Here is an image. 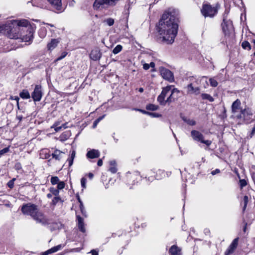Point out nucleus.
Wrapping results in <instances>:
<instances>
[{
    "label": "nucleus",
    "mask_w": 255,
    "mask_h": 255,
    "mask_svg": "<svg viewBox=\"0 0 255 255\" xmlns=\"http://www.w3.org/2000/svg\"><path fill=\"white\" fill-rule=\"evenodd\" d=\"M178 12L169 8L162 15L157 26V31L162 40L167 44L172 43L178 29Z\"/></svg>",
    "instance_id": "nucleus-1"
},
{
    "label": "nucleus",
    "mask_w": 255,
    "mask_h": 255,
    "mask_svg": "<svg viewBox=\"0 0 255 255\" xmlns=\"http://www.w3.org/2000/svg\"><path fill=\"white\" fill-rule=\"evenodd\" d=\"M24 215H29L37 223L42 225H46L49 223V221L44 214L40 211L38 206L34 204L28 203L23 204L21 209Z\"/></svg>",
    "instance_id": "nucleus-2"
},
{
    "label": "nucleus",
    "mask_w": 255,
    "mask_h": 255,
    "mask_svg": "<svg viewBox=\"0 0 255 255\" xmlns=\"http://www.w3.org/2000/svg\"><path fill=\"white\" fill-rule=\"evenodd\" d=\"M29 22L26 19L12 20L5 24L0 25V30H6L8 32V36L10 38L17 39L19 37L20 27H27Z\"/></svg>",
    "instance_id": "nucleus-3"
},
{
    "label": "nucleus",
    "mask_w": 255,
    "mask_h": 255,
    "mask_svg": "<svg viewBox=\"0 0 255 255\" xmlns=\"http://www.w3.org/2000/svg\"><path fill=\"white\" fill-rule=\"evenodd\" d=\"M119 0H95L93 6L95 9H109L115 6Z\"/></svg>",
    "instance_id": "nucleus-4"
},
{
    "label": "nucleus",
    "mask_w": 255,
    "mask_h": 255,
    "mask_svg": "<svg viewBox=\"0 0 255 255\" xmlns=\"http://www.w3.org/2000/svg\"><path fill=\"white\" fill-rule=\"evenodd\" d=\"M253 111L249 108H245L241 111V113L236 115L237 119L241 120L243 122L246 124L250 123L252 120L253 115Z\"/></svg>",
    "instance_id": "nucleus-5"
},
{
    "label": "nucleus",
    "mask_w": 255,
    "mask_h": 255,
    "mask_svg": "<svg viewBox=\"0 0 255 255\" xmlns=\"http://www.w3.org/2000/svg\"><path fill=\"white\" fill-rule=\"evenodd\" d=\"M201 12L205 17H213L218 12V8L209 4H203Z\"/></svg>",
    "instance_id": "nucleus-6"
},
{
    "label": "nucleus",
    "mask_w": 255,
    "mask_h": 255,
    "mask_svg": "<svg viewBox=\"0 0 255 255\" xmlns=\"http://www.w3.org/2000/svg\"><path fill=\"white\" fill-rule=\"evenodd\" d=\"M191 135L194 140L204 143L207 146H210L212 143L211 140H205L203 134L198 130H192L191 132Z\"/></svg>",
    "instance_id": "nucleus-7"
},
{
    "label": "nucleus",
    "mask_w": 255,
    "mask_h": 255,
    "mask_svg": "<svg viewBox=\"0 0 255 255\" xmlns=\"http://www.w3.org/2000/svg\"><path fill=\"white\" fill-rule=\"evenodd\" d=\"M47 1L53 11L61 13L64 10L65 7L62 5V0H47Z\"/></svg>",
    "instance_id": "nucleus-8"
},
{
    "label": "nucleus",
    "mask_w": 255,
    "mask_h": 255,
    "mask_svg": "<svg viewBox=\"0 0 255 255\" xmlns=\"http://www.w3.org/2000/svg\"><path fill=\"white\" fill-rule=\"evenodd\" d=\"M159 72L162 77L165 80L169 82L174 81L173 73L169 69L161 67L159 68Z\"/></svg>",
    "instance_id": "nucleus-9"
},
{
    "label": "nucleus",
    "mask_w": 255,
    "mask_h": 255,
    "mask_svg": "<svg viewBox=\"0 0 255 255\" xmlns=\"http://www.w3.org/2000/svg\"><path fill=\"white\" fill-rule=\"evenodd\" d=\"M173 87L172 85L167 86L162 89L161 94L157 97V101L162 105H165L166 103L165 98L168 93H170L171 88Z\"/></svg>",
    "instance_id": "nucleus-10"
},
{
    "label": "nucleus",
    "mask_w": 255,
    "mask_h": 255,
    "mask_svg": "<svg viewBox=\"0 0 255 255\" xmlns=\"http://www.w3.org/2000/svg\"><path fill=\"white\" fill-rule=\"evenodd\" d=\"M42 96V92L41 91V86L37 85L35 86L33 92L31 94V97L35 102H38L41 100Z\"/></svg>",
    "instance_id": "nucleus-11"
},
{
    "label": "nucleus",
    "mask_w": 255,
    "mask_h": 255,
    "mask_svg": "<svg viewBox=\"0 0 255 255\" xmlns=\"http://www.w3.org/2000/svg\"><path fill=\"white\" fill-rule=\"evenodd\" d=\"M241 102L239 99H237L235 102H233L232 105V111L236 117L237 114L241 113Z\"/></svg>",
    "instance_id": "nucleus-12"
},
{
    "label": "nucleus",
    "mask_w": 255,
    "mask_h": 255,
    "mask_svg": "<svg viewBox=\"0 0 255 255\" xmlns=\"http://www.w3.org/2000/svg\"><path fill=\"white\" fill-rule=\"evenodd\" d=\"M187 89L188 94L198 95L200 93L199 87L196 86L194 83L188 85Z\"/></svg>",
    "instance_id": "nucleus-13"
},
{
    "label": "nucleus",
    "mask_w": 255,
    "mask_h": 255,
    "mask_svg": "<svg viewBox=\"0 0 255 255\" xmlns=\"http://www.w3.org/2000/svg\"><path fill=\"white\" fill-rule=\"evenodd\" d=\"M170 94L169 97L166 100V103H171L172 102L174 101L176 97H175V94H178L179 93V91L177 89L174 88V87L171 88V90L170 91Z\"/></svg>",
    "instance_id": "nucleus-14"
},
{
    "label": "nucleus",
    "mask_w": 255,
    "mask_h": 255,
    "mask_svg": "<svg viewBox=\"0 0 255 255\" xmlns=\"http://www.w3.org/2000/svg\"><path fill=\"white\" fill-rule=\"evenodd\" d=\"M60 40L58 38L57 39H52L51 41L48 42L47 44V48L49 51L53 50L55 48L57 47L58 44L59 43Z\"/></svg>",
    "instance_id": "nucleus-15"
},
{
    "label": "nucleus",
    "mask_w": 255,
    "mask_h": 255,
    "mask_svg": "<svg viewBox=\"0 0 255 255\" xmlns=\"http://www.w3.org/2000/svg\"><path fill=\"white\" fill-rule=\"evenodd\" d=\"M90 57L93 60L97 61L100 59L101 57V53L99 50L97 49H93L91 52Z\"/></svg>",
    "instance_id": "nucleus-16"
},
{
    "label": "nucleus",
    "mask_w": 255,
    "mask_h": 255,
    "mask_svg": "<svg viewBox=\"0 0 255 255\" xmlns=\"http://www.w3.org/2000/svg\"><path fill=\"white\" fill-rule=\"evenodd\" d=\"M222 26L223 30L225 33V34H226V33L232 27L231 21L226 20V19L224 18L223 21L222 23Z\"/></svg>",
    "instance_id": "nucleus-17"
},
{
    "label": "nucleus",
    "mask_w": 255,
    "mask_h": 255,
    "mask_svg": "<svg viewBox=\"0 0 255 255\" xmlns=\"http://www.w3.org/2000/svg\"><path fill=\"white\" fill-rule=\"evenodd\" d=\"M86 156L87 158L91 159L98 158L100 156V152L98 150L91 149L87 152Z\"/></svg>",
    "instance_id": "nucleus-18"
},
{
    "label": "nucleus",
    "mask_w": 255,
    "mask_h": 255,
    "mask_svg": "<svg viewBox=\"0 0 255 255\" xmlns=\"http://www.w3.org/2000/svg\"><path fill=\"white\" fill-rule=\"evenodd\" d=\"M169 252L170 255H181V250L176 245L172 246Z\"/></svg>",
    "instance_id": "nucleus-19"
},
{
    "label": "nucleus",
    "mask_w": 255,
    "mask_h": 255,
    "mask_svg": "<svg viewBox=\"0 0 255 255\" xmlns=\"http://www.w3.org/2000/svg\"><path fill=\"white\" fill-rule=\"evenodd\" d=\"M71 135L70 131L67 130L63 132L59 137L58 139L61 141H65Z\"/></svg>",
    "instance_id": "nucleus-20"
},
{
    "label": "nucleus",
    "mask_w": 255,
    "mask_h": 255,
    "mask_svg": "<svg viewBox=\"0 0 255 255\" xmlns=\"http://www.w3.org/2000/svg\"><path fill=\"white\" fill-rule=\"evenodd\" d=\"M77 218L78 221V228L80 231L83 233L86 232V229L85 228V224L84 223L83 219L79 216H77Z\"/></svg>",
    "instance_id": "nucleus-21"
},
{
    "label": "nucleus",
    "mask_w": 255,
    "mask_h": 255,
    "mask_svg": "<svg viewBox=\"0 0 255 255\" xmlns=\"http://www.w3.org/2000/svg\"><path fill=\"white\" fill-rule=\"evenodd\" d=\"M63 152L59 150L56 149L52 154V157L56 160H60L62 157Z\"/></svg>",
    "instance_id": "nucleus-22"
},
{
    "label": "nucleus",
    "mask_w": 255,
    "mask_h": 255,
    "mask_svg": "<svg viewBox=\"0 0 255 255\" xmlns=\"http://www.w3.org/2000/svg\"><path fill=\"white\" fill-rule=\"evenodd\" d=\"M65 246V245H58V246H56L55 247H54L48 250V253L52 254L55 252H56L61 249L63 248Z\"/></svg>",
    "instance_id": "nucleus-23"
},
{
    "label": "nucleus",
    "mask_w": 255,
    "mask_h": 255,
    "mask_svg": "<svg viewBox=\"0 0 255 255\" xmlns=\"http://www.w3.org/2000/svg\"><path fill=\"white\" fill-rule=\"evenodd\" d=\"M40 156L43 159H48L50 157V154L47 149H44L41 150Z\"/></svg>",
    "instance_id": "nucleus-24"
},
{
    "label": "nucleus",
    "mask_w": 255,
    "mask_h": 255,
    "mask_svg": "<svg viewBox=\"0 0 255 255\" xmlns=\"http://www.w3.org/2000/svg\"><path fill=\"white\" fill-rule=\"evenodd\" d=\"M20 97L23 99H27L30 98V95L28 91L26 90H23L19 94Z\"/></svg>",
    "instance_id": "nucleus-25"
},
{
    "label": "nucleus",
    "mask_w": 255,
    "mask_h": 255,
    "mask_svg": "<svg viewBox=\"0 0 255 255\" xmlns=\"http://www.w3.org/2000/svg\"><path fill=\"white\" fill-rule=\"evenodd\" d=\"M59 202H63V201L62 200V199H61V197L59 196V195L54 196L53 199L52 200V201L51 202V205L55 206Z\"/></svg>",
    "instance_id": "nucleus-26"
},
{
    "label": "nucleus",
    "mask_w": 255,
    "mask_h": 255,
    "mask_svg": "<svg viewBox=\"0 0 255 255\" xmlns=\"http://www.w3.org/2000/svg\"><path fill=\"white\" fill-rule=\"evenodd\" d=\"M201 97L203 100H207L211 102H213L214 100V98L210 95L208 94H202Z\"/></svg>",
    "instance_id": "nucleus-27"
},
{
    "label": "nucleus",
    "mask_w": 255,
    "mask_h": 255,
    "mask_svg": "<svg viewBox=\"0 0 255 255\" xmlns=\"http://www.w3.org/2000/svg\"><path fill=\"white\" fill-rule=\"evenodd\" d=\"M182 120L190 126H194L196 125V122L193 120L187 119L185 117H183Z\"/></svg>",
    "instance_id": "nucleus-28"
},
{
    "label": "nucleus",
    "mask_w": 255,
    "mask_h": 255,
    "mask_svg": "<svg viewBox=\"0 0 255 255\" xmlns=\"http://www.w3.org/2000/svg\"><path fill=\"white\" fill-rule=\"evenodd\" d=\"M248 202H249V197L248 196L246 195L244 197L243 200L242 202L241 203L242 204H244V206L243 208V211H245V210L247 208Z\"/></svg>",
    "instance_id": "nucleus-29"
},
{
    "label": "nucleus",
    "mask_w": 255,
    "mask_h": 255,
    "mask_svg": "<svg viewBox=\"0 0 255 255\" xmlns=\"http://www.w3.org/2000/svg\"><path fill=\"white\" fill-rule=\"evenodd\" d=\"M46 29L45 27H41L39 31V35L41 38H43L46 36Z\"/></svg>",
    "instance_id": "nucleus-30"
},
{
    "label": "nucleus",
    "mask_w": 255,
    "mask_h": 255,
    "mask_svg": "<svg viewBox=\"0 0 255 255\" xmlns=\"http://www.w3.org/2000/svg\"><path fill=\"white\" fill-rule=\"evenodd\" d=\"M49 191L54 196H58L59 195V191L57 188H55L54 187H50L49 188Z\"/></svg>",
    "instance_id": "nucleus-31"
},
{
    "label": "nucleus",
    "mask_w": 255,
    "mask_h": 255,
    "mask_svg": "<svg viewBox=\"0 0 255 255\" xmlns=\"http://www.w3.org/2000/svg\"><path fill=\"white\" fill-rule=\"evenodd\" d=\"M239 238H237L235 239L231 244L229 246L230 247H231L233 250L235 251V250L236 249L238 246Z\"/></svg>",
    "instance_id": "nucleus-32"
},
{
    "label": "nucleus",
    "mask_w": 255,
    "mask_h": 255,
    "mask_svg": "<svg viewBox=\"0 0 255 255\" xmlns=\"http://www.w3.org/2000/svg\"><path fill=\"white\" fill-rule=\"evenodd\" d=\"M239 238H237L235 239L231 244L229 246L230 247H231L233 250L235 251V250L236 249L238 246Z\"/></svg>",
    "instance_id": "nucleus-33"
},
{
    "label": "nucleus",
    "mask_w": 255,
    "mask_h": 255,
    "mask_svg": "<svg viewBox=\"0 0 255 255\" xmlns=\"http://www.w3.org/2000/svg\"><path fill=\"white\" fill-rule=\"evenodd\" d=\"M158 106L153 104H148L146 105V109L150 111H156L158 109Z\"/></svg>",
    "instance_id": "nucleus-34"
},
{
    "label": "nucleus",
    "mask_w": 255,
    "mask_h": 255,
    "mask_svg": "<svg viewBox=\"0 0 255 255\" xmlns=\"http://www.w3.org/2000/svg\"><path fill=\"white\" fill-rule=\"evenodd\" d=\"M122 46L121 45L119 44L114 48V49L113 50V53L114 54H117L122 51Z\"/></svg>",
    "instance_id": "nucleus-35"
},
{
    "label": "nucleus",
    "mask_w": 255,
    "mask_h": 255,
    "mask_svg": "<svg viewBox=\"0 0 255 255\" xmlns=\"http://www.w3.org/2000/svg\"><path fill=\"white\" fill-rule=\"evenodd\" d=\"M50 182L52 185H54L58 184L60 181L57 176H52L51 178Z\"/></svg>",
    "instance_id": "nucleus-36"
},
{
    "label": "nucleus",
    "mask_w": 255,
    "mask_h": 255,
    "mask_svg": "<svg viewBox=\"0 0 255 255\" xmlns=\"http://www.w3.org/2000/svg\"><path fill=\"white\" fill-rule=\"evenodd\" d=\"M104 22L106 23V24L108 25L111 26H112L114 24L115 20L112 18H108L104 20Z\"/></svg>",
    "instance_id": "nucleus-37"
},
{
    "label": "nucleus",
    "mask_w": 255,
    "mask_h": 255,
    "mask_svg": "<svg viewBox=\"0 0 255 255\" xmlns=\"http://www.w3.org/2000/svg\"><path fill=\"white\" fill-rule=\"evenodd\" d=\"M242 46L245 49L250 50L251 48L250 43L247 41L243 42Z\"/></svg>",
    "instance_id": "nucleus-38"
},
{
    "label": "nucleus",
    "mask_w": 255,
    "mask_h": 255,
    "mask_svg": "<svg viewBox=\"0 0 255 255\" xmlns=\"http://www.w3.org/2000/svg\"><path fill=\"white\" fill-rule=\"evenodd\" d=\"M210 85L212 87H216L218 86V82L214 78H211L209 79Z\"/></svg>",
    "instance_id": "nucleus-39"
},
{
    "label": "nucleus",
    "mask_w": 255,
    "mask_h": 255,
    "mask_svg": "<svg viewBox=\"0 0 255 255\" xmlns=\"http://www.w3.org/2000/svg\"><path fill=\"white\" fill-rule=\"evenodd\" d=\"M9 151V147H5L0 150V158L4 155L5 153L8 152Z\"/></svg>",
    "instance_id": "nucleus-40"
},
{
    "label": "nucleus",
    "mask_w": 255,
    "mask_h": 255,
    "mask_svg": "<svg viewBox=\"0 0 255 255\" xmlns=\"http://www.w3.org/2000/svg\"><path fill=\"white\" fill-rule=\"evenodd\" d=\"M65 186V183L64 181H60L57 184V189L59 190L63 189Z\"/></svg>",
    "instance_id": "nucleus-41"
},
{
    "label": "nucleus",
    "mask_w": 255,
    "mask_h": 255,
    "mask_svg": "<svg viewBox=\"0 0 255 255\" xmlns=\"http://www.w3.org/2000/svg\"><path fill=\"white\" fill-rule=\"evenodd\" d=\"M58 126V124L57 123H56L52 127V128H54V130L56 132L60 131L62 128V127H61V126Z\"/></svg>",
    "instance_id": "nucleus-42"
},
{
    "label": "nucleus",
    "mask_w": 255,
    "mask_h": 255,
    "mask_svg": "<svg viewBox=\"0 0 255 255\" xmlns=\"http://www.w3.org/2000/svg\"><path fill=\"white\" fill-rule=\"evenodd\" d=\"M86 182H87V179H86V178L83 177V178H81V184L82 187L83 188H86Z\"/></svg>",
    "instance_id": "nucleus-43"
},
{
    "label": "nucleus",
    "mask_w": 255,
    "mask_h": 255,
    "mask_svg": "<svg viewBox=\"0 0 255 255\" xmlns=\"http://www.w3.org/2000/svg\"><path fill=\"white\" fill-rule=\"evenodd\" d=\"M234 252V250H233L231 247H229L225 252V255H230L233 253Z\"/></svg>",
    "instance_id": "nucleus-44"
},
{
    "label": "nucleus",
    "mask_w": 255,
    "mask_h": 255,
    "mask_svg": "<svg viewBox=\"0 0 255 255\" xmlns=\"http://www.w3.org/2000/svg\"><path fill=\"white\" fill-rule=\"evenodd\" d=\"M15 180V178H13L12 180L9 181L7 184V186L12 189L14 186V181Z\"/></svg>",
    "instance_id": "nucleus-45"
},
{
    "label": "nucleus",
    "mask_w": 255,
    "mask_h": 255,
    "mask_svg": "<svg viewBox=\"0 0 255 255\" xmlns=\"http://www.w3.org/2000/svg\"><path fill=\"white\" fill-rule=\"evenodd\" d=\"M79 203H80V208L81 213H82V214L83 215L86 216V215H85L86 211L84 210L83 204L81 201H79Z\"/></svg>",
    "instance_id": "nucleus-46"
},
{
    "label": "nucleus",
    "mask_w": 255,
    "mask_h": 255,
    "mask_svg": "<svg viewBox=\"0 0 255 255\" xmlns=\"http://www.w3.org/2000/svg\"><path fill=\"white\" fill-rule=\"evenodd\" d=\"M247 184V181L245 179H241L240 180V185L241 188H243L244 187L246 186Z\"/></svg>",
    "instance_id": "nucleus-47"
},
{
    "label": "nucleus",
    "mask_w": 255,
    "mask_h": 255,
    "mask_svg": "<svg viewBox=\"0 0 255 255\" xmlns=\"http://www.w3.org/2000/svg\"><path fill=\"white\" fill-rule=\"evenodd\" d=\"M109 170L112 173H115L117 171L116 166H110Z\"/></svg>",
    "instance_id": "nucleus-48"
},
{
    "label": "nucleus",
    "mask_w": 255,
    "mask_h": 255,
    "mask_svg": "<svg viewBox=\"0 0 255 255\" xmlns=\"http://www.w3.org/2000/svg\"><path fill=\"white\" fill-rule=\"evenodd\" d=\"M145 114H147L148 115H150V116L152 117H159L160 116L159 114L154 113H150L148 112H145Z\"/></svg>",
    "instance_id": "nucleus-49"
},
{
    "label": "nucleus",
    "mask_w": 255,
    "mask_h": 255,
    "mask_svg": "<svg viewBox=\"0 0 255 255\" xmlns=\"http://www.w3.org/2000/svg\"><path fill=\"white\" fill-rule=\"evenodd\" d=\"M67 54V52L64 51L63 52L60 56L58 57L56 59L57 61H59L64 58Z\"/></svg>",
    "instance_id": "nucleus-50"
},
{
    "label": "nucleus",
    "mask_w": 255,
    "mask_h": 255,
    "mask_svg": "<svg viewBox=\"0 0 255 255\" xmlns=\"http://www.w3.org/2000/svg\"><path fill=\"white\" fill-rule=\"evenodd\" d=\"M55 227L58 229H61L63 227V225L60 223H56L54 224Z\"/></svg>",
    "instance_id": "nucleus-51"
},
{
    "label": "nucleus",
    "mask_w": 255,
    "mask_h": 255,
    "mask_svg": "<svg viewBox=\"0 0 255 255\" xmlns=\"http://www.w3.org/2000/svg\"><path fill=\"white\" fill-rule=\"evenodd\" d=\"M10 99L16 101V102H17V106L18 108L19 109V102H18V101L19 100V98L18 97L15 96L14 98L11 97L10 98Z\"/></svg>",
    "instance_id": "nucleus-52"
},
{
    "label": "nucleus",
    "mask_w": 255,
    "mask_h": 255,
    "mask_svg": "<svg viewBox=\"0 0 255 255\" xmlns=\"http://www.w3.org/2000/svg\"><path fill=\"white\" fill-rule=\"evenodd\" d=\"M255 125L254 128H253L252 131L250 132V138L252 137L255 134Z\"/></svg>",
    "instance_id": "nucleus-53"
},
{
    "label": "nucleus",
    "mask_w": 255,
    "mask_h": 255,
    "mask_svg": "<svg viewBox=\"0 0 255 255\" xmlns=\"http://www.w3.org/2000/svg\"><path fill=\"white\" fill-rule=\"evenodd\" d=\"M220 172V170L219 169H216L211 172V174L213 175H215L216 174L219 173Z\"/></svg>",
    "instance_id": "nucleus-54"
},
{
    "label": "nucleus",
    "mask_w": 255,
    "mask_h": 255,
    "mask_svg": "<svg viewBox=\"0 0 255 255\" xmlns=\"http://www.w3.org/2000/svg\"><path fill=\"white\" fill-rule=\"evenodd\" d=\"M149 64H147V63H144L143 65V68L145 70H147L148 69H149Z\"/></svg>",
    "instance_id": "nucleus-55"
},
{
    "label": "nucleus",
    "mask_w": 255,
    "mask_h": 255,
    "mask_svg": "<svg viewBox=\"0 0 255 255\" xmlns=\"http://www.w3.org/2000/svg\"><path fill=\"white\" fill-rule=\"evenodd\" d=\"M149 64V67H151V68H153V69L151 70V71L152 72H153V71H155V69H154V67H155V63L153 62H151Z\"/></svg>",
    "instance_id": "nucleus-56"
},
{
    "label": "nucleus",
    "mask_w": 255,
    "mask_h": 255,
    "mask_svg": "<svg viewBox=\"0 0 255 255\" xmlns=\"http://www.w3.org/2000/svg\"><path fill=\"white\" fill-rule=\"evenodd\" d=\"M16 169H20L21 168V164L20 163H16L15 165Z\"/></svg>",
    "instance_id": "nucleus-57"
},
{
    "label": "nucleus",
    "mask_w": 255,
    "mask_h": 255,
    "mask_svg": "<svg viewBox=\"0 0 255 255\" xmlns=\"http://www.w3.org/2000/svg\"><path fill=\"white\" fill-rule=\"evenodd\" d=\"M92 255H98V252L95 250H92L91 252Z\"/></svg>",
    "instance_id": "nucleus-58"
},
{
    "label": "nucleus",
    "mask_w": 255,
    "mask_h": 255,
    "mask_svg": "<svg viewBox=\"0 0 255 255\" xmlns=\"http://www.w3.org/2000/svg\"><path fill=\"white\" fill-rule=\"evenodd\" d=\"M67 161L68 162L69 166H71L73 164V159L69 158L68 159Z\"/></svg>",
    "instance_id": "nucleus-59"
},
{
    "label": "nucleus",
    "mask_w": 255,
    "mask_h": 255,
    "mask_svg": "<svg viewBox=\"0 0 255 255\" xmlns=\"http://www.w3.org/2000/svg\"><path fill=\"white\" fill-rule=\"evenodd\" d=\"M110 166H116V162L115 160H112L110 161Z\"/></svg>",
    "instance_id": "nucleus-60"
},
{
    "label": "nucleus",
    "mask_w": 255,
    "mask_h": 255,
    "mask_svg": "<svg viewBox=\"0 0 255 255\" xmlns=\"http://www.w3.org/2000/svg\"><path fill=\"white\" fill-rule=\"evenodd\" d=\"M75 151H72V152H71V157H70V159H73L74 160V158H75Z\"/></svg>",
    "instance_id": "nucleus-61"
},
{
    "label": "nucleus",
    "mask_w": 255,
    "mask_h": 255,
    "mask_svg": "<svg viewBox=\"0 0 255 255\" xmlns=\"http://www.w3.org/2000/svg\"><path fill=\"white\" fill-rule=\"evenodd\" d=\"M99 123V122L98 121H97V120H96L94 122V123H93V128H95L97 127V126L98 125Z\"/></svg>",
    "instance_id": "nucleus-62"
},
{
    "label": "nucleus",
    "mask_w": 255,
    "mask_h": 255,
    "mask_svg": "<svg viewBox=\"0 0 255 255\" xmlns=\"http://www.w3.org/2000/svg\"><path fill=\"white\" fill-rule=\"evenodd\" d=\"M97 165L99 166H101L103 165V161L102 159H100L98 161Z\"/></svg>",
    "instance_id": "nucleus-63"
},
{
    "label": "nucleus",
    "mask_w": 255,
    "mask_h": 255,
    "mask_svg": "<svg viewBox=\"0 0 255 255\" xmlns=\"http://www.w3.org/2000/svg\"><path fill=\"white\" fill-rule=\"evenodd\" d=\"M252 179L254 182V183L255 184V172H254L252 173Z\"/></svg>",
    "instance_id": "nucleus-64"
}]
</instances>
